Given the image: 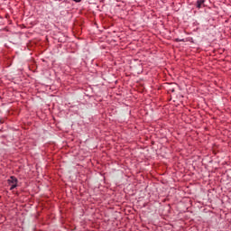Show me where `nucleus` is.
Here are the masks:
<instances>
[{
  "label": "nucleus",
  "instance_id": "obj_1",
  "mask_svg": "<svg viewBox=\"0 0 231 231\" xmlns=\"http://www.w3.org/2000/svg\"><path fill=\"white\" fill-rule=\"evenodd\" d=\"M9 185H11L10 190H14L17 187V178L11 176L8 180Z\"/></svg>",
  "mask_w": 231,
  "mask_h": 231
},
{
  "label": "nucleus",
  "instance_id": "obj_2",
  "mask_svg": "<svg viewBox=\"0 0 231 231\" xmlns=\"http://www.w3.org/2000/svg\"><path fill=\"white\" fill-rule=\"evenodd\" d=\"M206 1L207 0H197L196 8H198V10H201V8H205Z\"/></svg>",
  "mask_w": 231,
  "mask_h": 231
},
{
  "label": "nucleus",
  "instance_id": "obj_3",
  "mask_svg": "<svg viewBox=\"0 0 231 231\" xmlns=\"http://www.w3.org/2000/svg\"><path fill=\"white\" fill-rule=\"evenodd\" d=\"M187 41H188V40L180 39V38L175 39V42H187Z\"/></svg>",
  "mask_w": 231,
  "mask_h": 231
},
{
  "label": "nucleus",
  "instance_id": "obj_4",
  "mask_svg": "<svg viewBox=\"0 0 231 231\" xmlns=\"http://www.w3.org/2000/svg\"><path fill=\"white\" fill-rule=\"evenodd\" d=\"M74 3H81L82 0H72Z\"/></svg>",
  "mask_w": 231,
  "mask_h": 231
}]
</instances>
